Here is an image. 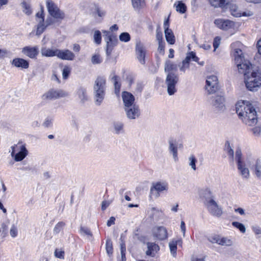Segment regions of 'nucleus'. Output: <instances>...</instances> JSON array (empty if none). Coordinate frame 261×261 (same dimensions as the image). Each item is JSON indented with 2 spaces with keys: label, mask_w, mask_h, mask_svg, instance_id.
Masks as SVG:
<instances>
[{
  "label": "nucleus",
  "mask_w": 261,
  "mask_h": 261,
  "mask_svg": "<svg viewBox=\"0 0 261 261\" xmlns=\"http://www.w3.org/2000/svg\"><path fill=\"white\" fill-rule=\"evenodd\" d=\"M243 44L239 41L232 43L234 62L239 72L244 75V82L247 89L250 91H256L261 86V72L252 70V65L249 61L244 59L242 50Z\"/></svg>",
  "instance_id": "nucleus-1"
},
{
  "label": "nucleus",
  "mask_w": 261,
  "mask_h": 261,
  "mask_svg": "<svg viewBox=\"0 0 261 261\" xmlns=\"http://www.w3.org/2000/svg\"><path fill=\"white\" fill-rule=\"evenodd\" d=\"M236 109L237 113L243 123L249 126H253L257 123L256 112L249 102H238L236 105Z\"/></svg>",
  "instance_id": "nucleus-2"
},
{
  "label": "nucleus",
  "mask_w": 261,
  "mask_h": 261,
  "mask_svg": "<svg viewBox=\"0 0 261 261\" xmlns=\"http://www.w3.org/2000/svg\"><path fill=\"white\" fill-rule=\"evenodd\" d=\"M106 90V79L98 76L95 80L93 86V94L95 105L100 106L105 98Z\"/></svg>",
  "instance_id": "nucleus-3"
},
{
  "label": "nucleus",
  "mask_w": 261,
  "mask_h": 261,
  "mask_svg": "<svg viewBox=\"0 0 261 261\" xmlns=\"http://www.w3.org/2000/svg\"><path fill=\"white\" fill-rule=\"evenodd\" d=\"M210 101L214 110L217 113H222L226 110L224 93L222 91L215 96H212Z\"/></svg>",
  "instance_id": "nucleus-4"
},
{
  "label": "nucleus",
  "mask_w": 261,
  "mask_h": 261,
  "mask_svg": "<svg viewBox=\"0 0 261 261\" xmlns=\"http://www.w3.org/2000/svg\"><path fill=\"white\" fill-rule=\"evenodd\" d=\"M241 150L238 148L235 152L234 160L237 164L239 173L243 179H248L250 177V171L245 163L242 161Z\"/></svg>",
  "instance_id": "nucleus-5"
},
{
  "label": "nucleus",
  "mask_w": 261,
  "mask_h": 261,
  "mask_svg": "<svg viewBox=\"0 0 261 261\" xmlns=\"http://www.w3.org/2000/svg\"><path fill=\"white\" fill-rule=\"evenodd\" d=\"M46 3L49 14L57 21H61L65 18L64 12L53 1L46 0Z\"/></svg>",
  "instance_id": "nucleus-6"
},
{
  "label": "nucleus",
  "mask_w": 261,
  "mask_h": 261,
  "mask_svg": "<svg viewBox=\"0 0 261 261\" xmlns=\"http://www.w3.org/2000/svg\"><path fill=\"white\" fill-rule=\"evenodd\" d=\"M168 184L166 181H158L152 184L150 189L149 197L150 198H158L160 196V193L167 191Z\"/></svg>",
  "instance_id": "nucleus-7"
},
{
  "label": "nucleus",
  "mask_w": 261,
  "mask_h": 261,
  "mask_svg": "<svg viewBox=\"0 0 261 261\" xmlns=\"http://www.w3.org/2000/svg\"><path fill=\"white\" fill-rule=\"evenodd\" d=\"M205 86V90L208 94L219 92L220 89L218 79L216 75H211L207 76Z\"/></svg>",
  "instance_id": "nucleus-8"
},
{
  "label": "nucleus",
  "mask_w": 261,
  "mask_h": 261,
  "mask_svg": "<svg viewBox=\"0 0 261 261\" xmlns=\"http://www.w3.org/2000/svg\"><path fill=\"white\" fill-rule=\"evenodd\" d=\"M179 80L177 74L174 72H169L167 74L165 83L167 87V92L169 95H173L176 91V85Z\"/></svg>",
  "instance_id": "nucleus-9"
},
{
  "label": "nucleus",
  "mask_w": 261,
  "mask_h": 261,
  "mask_svg": "<svg viewBox=\"0 0 261 261\" xmlns=\"http://www.w3.org/2000/svg\"><path fill=\"white\" fill-rule=\"evenodd\" d=\"M103 33L106 34L105 38L107 43L106 55L108 57H110L114 47L117 45L118 40L115 34L107 31H103Z\"/></svg>",
  "instance_id": "nucleus-10"
},
{
  "label": "nucleus",
  "mask_w": 261,
  "mask_h": 261,
  "mask_svg": "<svg viewBox=\"0 0 261 261\" xmlns=\"http://www.w3.org/2000/svg\"><path fill=\"white\" fill-rule=\"evenodd\" d=\"M123 109L127 118L129 120L138 119L141 116V112L138 105L123 107Z\"/></svg>",
  "instance_id": "nucleus-11"
},
{
  "label": "nucleus",
  "mask_w": 261,
  "mask_h": 261,
  "mask_svg": "<svg viewBox=\"0 0 261 261\" xmlns=\"http://www.w3.org/2000/svg\"><path fill=\"white\" fill-rule=\"evenodd\" d=\"M67 95V94L62 90L54 89H50L45 93L42 96L43 100H53L61 97H64Z\"/></svg>",
  "instance_id": "nucleus-12"
},
{
  "label": "nucleus",
  "mask_w": 261,
  "mask_h": 261,
  "mask_svg": "<svg viewBox=\"0 0 261 261\" xmlns=\"http://www.w3.org/2000/svg\"><path fill=\"white\" fill-rule=\"evenodd\" d=\"M208 212L213 216L220 217L222 214V210L215 200H210L204 204Z\"/></svg>",
  "instance_id": "nucleus-13"
},
{
  "label": "nucleus",
  "mask_w": 261,
  "mask_h": 261,
  "mask_svg": "<svg viewBox=\"0 0 261 261\" xmlns=\"http://www.w3.org/2000/svg\"><path fill=\"white\" fill-rule=\"evenodd\" d=\"M135 50L137 59L138 60L140 64L144 65L146 62L145 57L146 50L143 44L140 41L137 42Z\"/></svg>",
  "instance_id": "nucleus-14"
},
{
  "label": "nucleus",
  "mask_w": 261,
  "mask_h": 261,
  "mask_svg": "<svg viewBox=\"0 0 261 261\" xmlns=\"http://www.w3.org/2000/svg\"><path fill=\"white\" fill-rule=\"evenodd\" d=\"M153 237L156 239L162 241L168 238V232L167 229L162 226H154L152 230Z\"/></svg>",
  "instance_id": "nucleus-15"
},
{
  "label": "nucleus",
  "mask_w": 261,
  "mask_h": 261,
  "mask_svg": "<svg viewBox=\"0 0 261 261\" xmlns=\"http://www.w3.org/2000/svg\"><path fill=\"white\" fill-rule=\"evenodd\" d=\"M12 152L11 155L16 162H20L23 160L28 155V151L24 145L20 146V150L16 153H15V146L11 147Z\"/></svg>",
  "instance_id": "nucleus-16"
},
{
  "label": "nucleus",
  "mask_w": 261,
  "mask_h": 261,
  "mask_svg": "<svg viewBox=\"0 0 261 261\" xmlns=\"http://www.w3.org/2000/svg\"><path fill=\"white\" fill-rule=\"evenodd\" d=\"M121 96L123 103V107H127L136 105V103H135V97L130 92L123 91Z\"/></svg>",
  "instance_id": "nucleus-17"
},
{
  "label": "nucleus",
  "mask_w": 261,
  "mask_h": 261,
  "mask_svg": "<svg viewBox=\"0 0 261 261\" xmlns=\"http://www.w3.org/2000/svg\"><path fill=\"white\" fill-rule=\"evenodd\" d=\"M229 11L231 12L232 15L235 17L243 16H252L253 13L250 11H247L243 12L242 13L238 10L237 6L235 4L229 3Z\"/></svg>",
  "instance_id": "nucleus-18"
},
{
  "label": "nucleus",
  "mask_w": 261,
  "mask_h": 261,
  "mask_svg": "<svg viewBox=\"0 0 261 261\" xmlns=\"http://www.w3.org/2000/svg\"><path fill=\"white\" fill-rule=\"evenodd\" d=\"M57 56L62 60H73L75 57L74 54L68 49L60 50L56 49Z\"/></svg>",
  "instance_id": "nucleus-19"
},
{
  "label": "nucleus",
  "mask_w": 261,
  "mask_h": 261,
  "mask_svg": "<svg viewBox=\"0 0 261 261\" xmlns=\"http://www.w3.org/2000/svg\"><path fill=\"white\" fill-rule=\"evenodd\" d=\"M22 53L31 59L36 58L39 53L37 46H25L22 49Z\"/></svg>",
  "instance_id": "nucleus-20"
},
{
  "label": "nucleus",
  "mask_w": 261,
  "mask_h": 261,
  "mask_svg": "<svg viewBox=\"0 0 261 261\" xmlns=\"http://www.w3.org/2000/svg\"><path fill=\"white\" fill-rule=\"evenodd\" d=\"M11 64L15 67L22 69H28L29 67L28 61L20 58H16L11 61Z\"/></svg>",
  "instance_id": "nucleus-21"
},
{
  "label": "nucleus",
  "mask_w": 261,
  "mask_h": 261,
  "mask_svg": "<svg viewBox=\"0 0 261 261\" xmlns=\"http://www.w3.org/2000/svg\"><path fill=\"white\" fill-rule=\"evenodd\" d=\"M146 245L147 250L146 251V254L147 256L154 257L160 250L159 246L155 243L147 242Z\"/></svg>",
  "instance_id": "nucleus-22"
},
{
  "label": "nucleus",
  "mask_w": 261,
  "mask_h": 261,
  "mask_svg": "<svg viewBox=\"0 0 261 261\" xmlns=\"http://www.w3.org/2000/svg\"><path fill=\"white\" fill-rule=\"evenodd\" d=\"M105 11L97 5H94L92 9L91 15L96 19L100 21L105 16Z\"/></svg>",
  "instance_id": "nucleus-23"
},
{
  "label": "nucleus",
  "mask_w": 261,
  "mask_h": 261,
  "mask_svg": "<svg viewBox=\"0 0 261 261\" xmlns=\"http://www.w3.org/2000/svg\"><path fill=\"white\" fill-rule=\"evenodd\" d=\"M169 150L170 153H172L173 158L175 162H177L178 159L177 147L175 143V141L173 140L169 141Z\"/></svg>",
  "instance_id": "nucleus-24"
},
{
  "label": "nucleus",
  "mask_w": 261,
  "mask_h": 261,
  "mask_svg": "<svg viewBox=\"0 0 261 261\" xmlns=\"http://www.w3.org/2000/svg\"><path fill=\"white\" fill-rule=\"evenodd\" d=\"M76 94L81 102L84 103L88 100L86 88L82 86L80 87L77 89Z\"/></svg>",
  "instance_id": "nucleus-25"
},
{
  "label": "nucleus",
  "mask_w": 261,
  "mask_h": 261,
  "mask_svg": "<svg viewBox=\"0 0 261 261\" xmlns=\"http://www.w3.org/2000/svg\"><path fill=\"white\" fill-rule=\"evenodd\" d=\"M199 195L204 199V203H207L210 200H214L212 193L208 189H202L200 191Z\"/></svg>",
  "instance_id": "nucleus-26"
},
{
  "label": "nucleus",
  "mask_w": 261,
  "mask_h": 261,
  "mask_svg": "<svg viewBox=\"0 0 261 261\" xmlns=\"http://www.w3.org/2000/svg\"><path fill=\"white\" fill-rule=\"evenodd\" d=\"M208 240L212 243H217L219 245H224L227 243L226 238H220L218 235H214L208 238Z\"/></svg>",
  "instance_id": "nucleus-27"
},
{
  "label": "nucleus",
  "mask_w": 261,
  "mask_h": 261,
  "mask_svg": "<svg viewBox=\"0 0 261 261\" xmlns=\"http://www.w3.org/2000/svg\"><path fill=\"white\" fill-rule=\"evenodd\" d=\"M253 174L258 179H261V161L257 159L252 167Z\"/></svg>",
  "instance_id": "nucleus-28"
},
{
  "label": "nucleus",
  "mask_w": 261,
  "mask_h": 261,
  "mask_svg": "<svg viewBox=\"0 0 261 261\" xmlns=\"http://www.w3.org/2000/svg\"><path fill=\"white\" fill-rule=\"evenodd\" d=\"M211 5L215 8H226L228 2L227 0H208Z\"/></svg>",
  "instance_id": "nucleus-29"
},
{
  "label": "nucleus",
  "mask_w": 261,
  "mask_h": 261,
  "mask_svg": "<svg viewBox=\"0 0 261 261\" xmlns=\"http://www.w3.org/2000/svg\"><path fill=\"white\" fill-rule=\"evenodd\" d=\"M178 67V64H173L170 60H167L165 64V71L166 72H173L172 71H176L177 68Z\"/></svg>",
  "instance_id": "nucleus-30"
},
{
  "label": "nucleus",
  "mask_w": 261,
  "mask_h": 261,
  "mask_svg": "<svg viewBox=\"0 0 261 261\" xmlns=\"http://www.w3.org/2000/svg\"><path fill=\"white\" fill-rule=\"evenodd\" d=\"M165 36L167 42L170 44L175 43V36L171 29L164 30Z\"/></svg>",
  "instance_id": "nucleus-31"
},
{
  "label": "nucleus",
  "mask_w": 261,
  "mask_h": 261,
  "mask_svg": "<svg viewBox=\"0 0 261 261\" xmlns=\"http://www.w3.org/2000/svg\"><path fill=\"white\" fill-rule=\"evenodd\" d=\"M214 23L222 30H227L228 29V20L217 19L215 20Z\"/></svg>",
  "instance_id": "nucleus-32"
},
{
  "label": "nucleus",
  "mask_w": 261,
  "mask_h": 261,
  "mask_svg": "<svg viewBox=\"0 0 261 261\" xmlns=\"http://www.w3.org/2000/svg\"><path fill=\"white\" fill-rule=\"evenodd\" d=\"M176 11L181 14H184L187 11V6L182 1H177L174 4Z\"/></svg>",
  "instance_id": "nucleus-33"
},
{
  "label": "nucleus",
  "mask_w": 261,
  "mask_h": 261,
  "mask_svg": "<svg viewBox=\"0 0 261 261\" xmlns=\"http://www.w3.org/2000/svg\"><path fill=\"white\" fill-rule=\"evenodd\" d=\"M41 53L42 56L47 57L57 56V54L56 49L53 50L46 47H43L41 48Z\"/></svg>",
  "instance_id": "nucleus-34"
},
{
  "label": "nucleus",
  "mask_w": 261,
  "mask_h": 261,
  "mask_svg": "<svg viewBox=\"0 0 261 261\" xmlns=\"http://www.w3.org/2000/svg\"><path fill=\"white\" fill-rule=\"evenodd\" d=\"M20 5L22 8L23 12L26 15L30 16L32 14L33 11L30 3L23 1L21 3Z\"/></svg>",
  "instance_id": "nucleus-35"
},
{
  "label": "nucleus",
  "mask_w": 261,
  "mask_h": 261,
  "mask_svg": "<svg viewBox=\"0 0 261 261\" xmlns=\"http://www.w3.org/2000/svg\"><path fill=\"white\" fill-rule=\"evenodd\" d=\"M133 8L135 11L140 10L145 6V0H131Z\"/></svg>",
  "instance_id": "nucleus-36"
},
{
  "label": "nucleus",
  "mask_w": 261,
  "mask_h": 261,
  "mask_svg": "<svg viewBox=\"0 0 261 261\" xmlns=\"http://www.w3.org/2000/svg\"><path fill=\"white\" fill-rule=\"evenodd\" d=\"M119 77L117 75H114L111 78L112 82L114 83L115 93L118 95L120 91L121 84L118 82Z\"/></svg>",
  "instance_id": "nucleus-37"
},
{
  "label": "nucleus",
  "mask_w": 261,
  "mask_h": 261,
  "mask_svg": "<svg viewBox=\"0 0 261 261\" xmlns=\"http://www.w3.org/2000/svg\"><path fill=\"white\" fill-rule=\"evenodd\" d=\"M113 125L115 134H119L123 132L124 124L122 122L119 121L114 122Z\"/></svg>",
  "instance_id": "nucleus-38"
},
{
  "label": "nucleus",
  "mask_w": 261,
  "mask_h": 261,
  "mask_svg": "<svg viewBox=\"0 0 261 261\" xmlns=\"http://www.w3.org/2000/svg\"><path fill=\"white\" fill-rule=\"evenodd\" d=\"M46 27L47 26L46 25H45L43 19L40 20L37 25L36 35H41L44 32Z\"/></svg>",
  "instance_id": "nucleus-39"
},
{
  "label": "nucleus",
  "mask_w": 261,
  "mask_h": 261,
  "mask_svg": "<svg viewBox=\"0 0 261 261\" xmlns=\"http://www.w3.org/2000/svg\"><path fill=\"white\" fill-rule=\"evenodd\" d=\"M169 246L171 254L173 256H175L176 255L177 243H176L175 240H172L169 242Z\"/></svg>",
  "instance_id": "nucleus-40"
},
{
  "label": "nucleus",
  "mask_w": 261,
  "mask_h": 261,
  "mask_svg": "<svg viewBox=\"0 0 261 261\" xmlns=\"http://www.w3.org/2000/svg\"><path fill=\"white\" fill-rule=\"evenodd\" d=\"M232 225L239 229L241 233H245L246 232V228L245 226L243 223L234 221L232 222Z\"/></svg>",
  "instance_id": "nucleus-41"
},
{
  "label": "nucleus",
  "mask_w": 261,
  "mask_h": 261,
  "mask_svg": "<svg viewBox=\"0 0 261 261\" xmlns=\"http://www.w3.org/2000/svg\"><path fill=\"white\" fill-rule=\"evenodd\" d=\"M178 67L180 71L185 73L186 69L190 67V63L185 59L178 64Z\"/></svg>",
  "instance_id": "nucleus-42"
},
{
  "label": "nucleus",
  "mask_w": 261,
  "mask_h": 261,
  "mask_svg": "<svg viewBox=\"0 0 261 261\" xmlns=\"http://www.w3.org/2000/svg\"><path fill=\"white\" fill-rule=\"evenodd\" d=\"M94 42L96 44L99 45L101 42V34L99 30H96L93 35Z\"/></svg>",
  "instance_id": "nucleus-43"
},
{
  "label": "nucleus",
  "mask_w": 261,
  "mask_h": 261,
  "mask_svg": "<svg viewBox=\"0 0 261 261\" xmlns=\"http://www.w3.org/2000/svg\"><path fill=\"white\" fill-rule=\"evenodd\" d=\"M106 246L107 253L110 256L113 254V250L112 242L110 239H108L106 241Z\"/></svg>",
  "instance_id": "nucleus-44"
},
{
  "label": "nucleus",
  "mask_w": 261,
  "mask_h": 261,
  "mask_svg": "<svg viewBox=\"0 0 261 261\" xmlns=\"http://www.w3.org/2000/svg\"><path fill=\"white\" fill-rule=\"evenodd\" d=\"M119 40L121 42H127L130 40V35L127 32H123L119 36Z\"/></svg>",
  "instance_id": "nucleus-45"
},
{
  "label": "nucleus",
  "mask_w": 261,
  "mask_h": 261,
  "mask_svg": "<svg viewBox=\"0 0 261 261\" xmlns=\"http://www.w3.org/2000/svg\"><path fill=\"white\" fill-rule=\"evenodd\" d=\"M189 166H191V168L193 170L195 171L197 169L196 166V163H197V160L196 158L193 154H192L189 158Z\"/></svg>",
  "instance_id": "nucleus-46"
},
{
  "label": "nucleus",
  "mask_w": 261,
  "mask_h": 261,
  "mask_svg": "<svg viewBox=\"0 0 261 261\" xmlns=\"http://www.w3.org/2000/svg\"><path fill=\"white\" fill-rule=\"evenodd\" d=\"M65 224L63 222H58L55 226L53 232L54 234H58L63 228V227L65 226Z\"/></svg>",
  "instance_id": "nucleus-47"
},
{
  "label": "nucleus",
  "mask_w": 261,
  "mask_h": 261,
  "mask_svg": "<svg viewBox=\"0 0 261 261\" xmlns=\"http://www.w3.org/2000/svg\"><path fill=\"white\" fill-rule=\"evenodd\" d=\"M53 121L54 118L53 117H47L45 119L42 125L45 127H50L53 125Z\"/></svg>",
  "instance_id": "nucleus-48"
},
{
  "label": "nucleus",
  "mask_w": 261,
  "mask_h": 261,
  "mask_svg": "<svg viewBox=\"0 0 261 261\" xmlns=\"http://www.w3.org/2000/svg\"><path fill=\"white\" fill-rule=\"evenodd\" d=\"M80 232L83 236L86 235L90 237L92 236V234L90 230L86 227L81 226L80 228Z\"/></svg>",
  "instance_id": "nucleus-49"
},
{
  "label": "nucleus",
  "mask_w": 261,
  "mask_h": 261,
  "mask_svg": "<svg viewBox=\"0 0 261 261\" xmlns=\"http://www.w3.org/2000/svg\"><path fill=\"white\" fill-rule=\"evenodd\" d=\"M70 73V68L68 66H65L62 70V76L64 79H67Z\"/></svg>",
  "instance_id": "nucleus-50"
},
{
  "label": "nucleus",
  "mask_w": 261,
  "mask_h": 261,
  "mask_svg": "<svg viewBox=\"0 0 261 261\" xmlns=\"http://www.w3.org/2000/svg\"><path fill=\"white\" fill-rule=\"evenodd\" d=\"M64 251L62 250L56 249L55 251V256L60 259H64Z\"/></svg>",
  "instance_id": "nucleus-51"
},
{
  "label": "nucleus",
  "mask_w": 261,
  "mask_h": 261,
  "mask_svg": "<svg viewBox=\"0 0 261 261\" xmlns=\"http://www.w3.org/2000/svg\"><path fill=\"white\" fill-rule=\"evenodd\" d=\"M144 85L142 82H138L135 89L136 94L141 93L143 90Z\"/></svg>",
  "instance_id": "nucleus-52"
},
{
  "label": "nucleus",
  "mask_w": 261,
  "mask_h": 261,
  "mask_svg": "<svg viewBox=\"0 0 261 261\" xmlns=\"http://www.w3.org/2000/svg\"><path fill=\"white\" fill-rule=\"evenodd\" d=\"M91 62L93 64H100L102 60L100 58V56L97 55H94L92 57Z\"/></svg>",
  "instance_id": "nucleus-53"
},
{
  "label": "nucleus",
  "mask_w": 261,
  "mask_h": 261,
  "mask_svg": "<svg viewBox=\"0 0 261 261\" xmlns=\"http://www.w3.org/2000/svg\"><path fill=\"white\" fill-rule=\"evenodd\" d=\"M18 231L16 226L15 225H12L10 230V236L12 238H15L17 236Z\"/></svg>",
  "instance_id": "nucleus-54"
},
{
  "label": "nucleus",
  "mask_w": 261,
  "mask_h": 261,
  "mask_svg": "<svg viewBox=\"0 0 261 261\" xmlns=\"http://www.w3.org/2000/svg\"><path fill=\"white\" fill-rule=\"evenodd\" d=\"M239 26V25L238 23H236L233 21L229 20V33L231 32L230 29L232 28L234 31L232 33H231V34H233L235 32V31L238 29Z\"/></svg>",
  "instance_id": "nucleus-55"
},
{
  "label": "nucleus",
  "mask_w": 261,
  "mask_h": 261,
  "mask_svg": "<svg viewBox=\"0 0 261 261\" xmlns=\"http://www.w3.org/2000/svg\"><path fill=\"white\" fill-rule=\"evenodd\" d=\"M221 42V38L219 36L216 37L213 41V47L215 50L220 45Z\"/></svg>",
  "instance_id": "nucleus-56"
},
{
  "label": "nucleus",
  "mask_w": 261,
  "mask_h": 261,
  "mask_svg": "<svg viewBox=\"0 0 261 261\" xmlns=\"http://www.w3.org/2000/svg\"><path fill=\"white\" fill-rule=\"evenodd\" d=\"M126 80L128 83V86L130 87L134 83L135 77L132 74H129L127 75Z\"/></svg>",
  "instance_id": "nucleus-57"
},
{
  "label": "nucleus",
  "mask_w": 261,
  "mask_h": 261,
  "mask_svg": "<svg viewBox=\"0 0 261 261\" xmlns=\"http://www.w3.org/2000/svg\"><path fill=\"white\" fill-rule=\"evenodd\" d=\"M165 43L159 42V46H158V51L160 54L162 55H164V48H165Z\"/></svg>",
  "instance_id": "nucleus-58"
},
{
  "label": "nucleus",
  "mask_w": 261,
  "mask_h": 261,
  "mask_svg": "<svg viewBox=\"0 0 261 261\" xmlns=\"http://www.w3.org/2000/svg\"><path fill=\"white\" fill-rule=\"evenodd\" d=\"M55 20H56L54 19L53 17H48L46 19L45 24L47 27L48 25H52L55 22Z\"/></svg>",
  "instance_id": "nucleus-59"
},
{
  "label": "nucleus",
  "mask_w": 261,
  "mask_h": 261,
  "mask_svg": "<svg viewBox=\"0 0 261 261\" xmlns=\"http://www.w3.org/2000/svg\"><path fill=\"white\" fill-rule=\"evenodd\" d=\"M195 53L193 51H191L189 54H187L186 58L185 59V60H187L189 63L190 62V61L191 60H193L194 56H195Z\"/></svg>",
  "instance_id": "nucleus-60"
},
{
  "label": "nucleus",
  "mask_w": 261,
  "mask_h": 261,
  "mask_svg": "<svg viewBox=\"0 0 261 261\" xmlns=\"http://www.w3.org/2000/svg\"><path fill=\"white\" fill-rule=\"evenodd\" d=\"M252 230L255 234H261V227L258 226H252Z\"/></svg>",
  "instance_id": "nucleus-61"
},
{
  "label": "nucleus",
  "mask_w": 261,
  "mask_h": 261,
  "mask_svg": "<svg viewBox=\"0 0 261 261\" xmlns=\"http://www.w3.org/2000/svg\"><path fill=\"white\" fill-rule=\"evenodd\" d=\"M156 38L159 42H163V35L161 31H159V29L156 30Z\"/></svg>",
  "instance_id": "nucleus-62"
},
{
  "label": "nucleus",
  "mask_w": 261,
  "mask_h": 261,
  "mask_svg": "<svg viewBox=\"0 0 261 261\" xmlns=\"http://www.w3.org/2000/svg\"><path fill=\"white\" fill-rule=\"evenodd\" d=\"M252 132L253 134L256 136H258L260 135L261 131L260 127L256 126L252 128Z\"/></svg>",
  "instance_id": "nucleus-63"
},
{
  "label": "nucleus",
  "mask_w": 261,
  "mask_h": 261,
  "mask_svg": "<svg viewBox=\"0 0 261 261\" xmlns=\"http://www.w3.org/2000/svg\"><path fill=\"white\" fill-rule=\"evenodd\" d=\"M115 218L114 217H111L110 219L108 220L107 225L108 227L111 226V225L115 224Z\"/></svg>",
  "instance_id": "nucleus-64"
}]
</instances>
